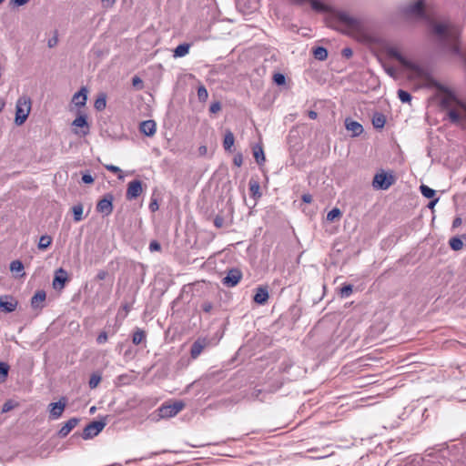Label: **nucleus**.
Wrapping results in <instances>:
<instances>
[{
  "mask_svg": "<svg viewBox=\"0 0 466 466\" xmlns=\"http://www.w3.org/2000/svg\"><path fill=\"white\" fill-rule=\"evenodd\" d=\"M433 33L443 42L450 45L452 53L460 55V47L457 41L461 35V28L450 22L435 23L432 25Z\"/></svg>",
  "mask_w": 466,
  "mask_h": 466,
  "instance_id": "nucleus-1",
  "label": "nucleus"
},
{
  "mask_svg": "<svg viewBox=\"0 0 466 466\" xmlns=\"http://www.w3.org/2000/svg\"><path fill=\"white\" fill-rule=\"evenodd\" d=\"M385 51L390 57L396 59L406 70L410 72V76L417 78H423L426 76V71L423 66L404 56L398 46L393 45L388 46H386Z\"/></svg>",
  "mask_w": 466,
  "mask_h": 466,
  "instance_id": "nucleus-2",
  "label": "nucleus"
},
{
  "mask_svg": "<svg viewBox=\"0 0 466 466\" xmlns=\"http://www.w3.org/2000/svg\"><path fill=\"white\" fill-rule=\"evenodd\" d=\"M450 461L441 454H427L424 457L419 455L405 459L400 466H449Z\"/></svg>",
  "mask_w": 466,
  "mask_h": 466,
  "instance_id": "nucleus-3",
  "label": "nucleus"
},
{
  "mask_svg": "<svg viewBox=\"0 0 466 466\" xmlns=\"http://www.w3.org/2000/svg\"><path fill=\"white\" fill-rule=\"evenodd\" d=\"M32 101L29 96H20L15 104V123L16 126H22L27 119L31 112Z\"/></svg>",
  "mask_w": 466,
  "mask_h": 466,
  "instance_id": "nucleus-4",
  "label": "nucleus"
},
{
  "mask_svg": "<svg viewBox=\"0 0 466 466\" xmlns=\"http://www.w3.org/2000/svg\"><path fill=\"white\" fill-rule=\"evenodd\" d=\"M184 407L185 404L181 400H177L173 403L162 404L157 410L158 419H168L175 417L184 409Z\"/></svg>",
  "mask_w": 466,
  "mask_h": 466,
  "instance_id": "nucleus-5",
  "label": "nucleus"
},
{
  "mask_svg": "<svg viewBox=\"0 0 466 466\" xmlns=\"http://www.w3.org/2000/svg\"><path fill=\"white\" fill-rule=\"evenodd\" d=\"M393 177L391 175L388 176L382 171L374 176L372 187L375 189L386 190L393 184Z\"/></svg>",
  "mask_w": 466,
  "mask_h": 466,
  "instance_id": "nucleus-6",
  "label": "nucleus"
},
{
  "mask_svg": "<svg viewBox=\"0 0 466 466\" xmlns=\"http://www.w3.org/2000/svg\"><path fill=\"white\" fill-rule=\"evenodd\" d=\"M106 426L104 420H95L87 424L84 431L82 437L84 440H89L98 435Z\"/></svg>",
  "mask_w": 466,
  "mask_h": 466,
  "instance_id": "nucleus-7",
  "label": "nucleus"
},
{
  "mask_svg": "<svg viewBox=\"0 0 466 466\" xmlns=\"http://www.w3.org/2000/svg\"><path fill=\"white\" fill-rule=\"evenodd\" d=\"M339 21L348 26L350 30L360 31L362 29L361 21L356 17L351 16L346 12H340L338 15Z\"/></svg>",
  "mask_w": 466,
  "mask_h": 466,
  "instance_id": "nucleus-8",
  "label": "nucleus"
},
{
  "mask_svg": "<svg viewBox=\"0 0 466 466\" xmlns=\"http://www.w3.org/2000/svg\"><path fill=\"white\" fill-rule=\"evenodd\" d=\"M72 126L76 128H81L80 131H78L77 129H74V133L76 135L85 137L89 133V125L87 123L86 115L81 114L77 117H76V119L72 122Z\"/></svg>",
  "mask_w": 466,
  "mask_h": 466,
  "instance_id": "nucleus-9",
  "label": "nucleus"
},
{
  "mask_svg": "<svg viewBox=\"0 0 466 466\" xmlns=\"http://www.w3.org/2000/svg\"><path fill=\"white\" fill-rule=\"evenodd\" d=\"M242 278V273L238 268H231L227 272V275L223 278L222 283L226 287H235Z\"/></svg>",
  "mask_w": 466,
  "mask_h": 466,
  "instance_id": "nucleus-10",
  "label": "nucleus"
},
{
  "mask_svg": "<svg viewBox=\"0 0 466 466\" xmlns=\"http://www.w3.org/2000/svg\"><path fill=\"white\" fill-rule=\"evenodd\" d=\"M96 210L105 216L110 215L113 211V196L108 194L100 199L96 205Z\"/></svg>",
  "mask_w": 466,
  "mask_h": 466,
  "instance_id": "nucleus-11",
  "label": "nucleus"
},
{
  "mask_svg": "<svg viewBox=\"0 0 466 466\" xmlns=\"http://www.w3.org/2000/svg\"><path fill=\"white\" fill-rule=\"evenodd\" d=\"M143 191L142 183L139 180H132L127 184L126 197L128 200L137 198Z\"/></svg>",
  "mask_w": 466,
  "mask_h": 466,
  "instance_id": "nucleus-12",
  "label": "nucleus"
},
{
  "mask_svg": "<svg viewBox=\"0 0 466 466\" xmlns=\"http://www.w3.org/2000/svg\"><path fill=\"white\" fill-rule=\"evenodd\" d=\"M67 280V272L60 268L56 271L55 278L53 279V287L55 289H62L65 287L66 281Z\"/></svg>",
  "mask_w": 466,
  "mask_h": 466,
  "instance_id": "nucleus-13",
  "label": "nucleus"
},
{
  "mask_svg": "<svg viewBox=\"0 0 466 466\" xmlns=\"http://www.w3.org/2000/svg\"><path fill=\"white\" fill-rule=\"evenodd\" d=\"M17 301L13 298L5 296L0 298V310L3 312L10 313L15 310Z\"/></svg>",
  "mask_w": 466,
  "mask_h": 466,
  "instance_id": "nucleus-14",
  "label": "nucleus"
},
{
  "mask_svg": "<svg viewBox=\"0 0 466 466\" xmlns=\"http://www.w3.org/2000/svg\"><path fill=\"white\" fill-rule=\"evenodd\" d=\"M87 100V89L83 86L78 92H76L72 97V103L77 107H83L86 106Z\"/></svg>",
  "mask_w": 466,
  "mask_h": 466,
  "instance_id": "nucleus-15",
  "label": "nucleus"
},
{
  "mask_svg": "<svg viewBox=\"0 0 466 466\" xmlns=\"http://www.w3.org/2000/svg\"><path fill=\"white\" fill-rule=\"evenodd\" d=\"M345 127L352 133L353 137H358L363 133V127L359 122L350 118L345 119Z\"/></svg>",
  "mask_w": 466,
  "mask_h": 466,
  "instance_id": "nucleus-16",
  "label": "nucleus"
},
{
  "mask_svg": "<svg viewBox=\"0 0 466 466\" xmlns=\"http://www.w3.org/2000/svg\"><path fill=\"white\" fill-rule=\"evenodd\" d=\"M139 130L142 134L147 137H152L157 130L156 122L154 120H145L141 122Z\"/></svg>",
  "mask_w": 466,
  "mask_h": 466,
  "instance_id": "nucleus-17",
  "label": "nucleus"
},
{
  "mask_svg": "<svg viewBox=\"0 0 466 466\" xmlns=\"http://www.w3.org/2000/svg\"><path fill=\"white\" fill-rule=\"evenodd\" d=\"M49 407L50 416L56 420L61 417L66 407V401L59 400L57 402H52Z\"/></svg>",
  "mask_w": 466,
  "mask_h": 466,
  "instance_id": "nucleus-18",
  "label": "nucleus"
},
{
  "mask_svg": "<svg viewBox=\"0 0 466 466\" xmlns=\"http://www.w3.org/2000/svg\"><path fill=\"white\" fill-rule=\"evenodd\" d=\"M206 346H207L206 339H197L192 344V347H191V350H190L191 358L197 359L201 354V352L203 351V350L205 349Z\"/></svg>",
  "mask_w": 466,
  "mask_h": 466,
  "instance_id": "nucleus-19",
  "label": "nucleus"
},
{
  "mask_svg": "<svg viewBox=\"0 0 466 466\" xmlns=\"http://www.w3.org/2000/svg\"><path fill=\"white\" fill-rule=\"evenodd\" d=\"M78 422H79L78 419L71 418L59 430L58 435L61 438L67 436L69 434V432L77 425Z\"/></svg>",
  "mask_w": 466,
  "mask_h": 466,
  "instance_id": "nucleus-20",
  "label": "nucleus"
},
{
  "mask_svg": "<svg viewBox=\"0 0 466 466\" xmlns=\"http://www.w3.org/2000/svg\"><path fill=\"white\" fill-rule=\"evenodd\" d=\"M46 294L44 290H38L31 299V306L35 309L42 308V303L46 300Z\"/></svg>",
  "mask_w": 466,
  "mask_h": 466,
  "instance_id": "nucleus-21",
  "label": "nucleus"
},
{
  "mask_svg": "<svg viewBox=\"0 0 466 466\" xmlns=\"http://www.w3.org/2000/svg\"><path fill=\"white\" fill-rule=\"evenodd\" d=\"M462 113H466L464 106L449 110L448 116L451 122L458 123L462 118Z\"/></svg>",
  "mask_w": 466,
  "mask_h": 466,
  "instance_id": "nucleus-22",
  "label": "nucleus"
},
{
  "mask_svg": "<svg viewBox=\"0 0 466 466\" xmlns=\"http://www.w3.org/2000/svg\"><path fill=\"white\" fill-rule=\"evenodd\" d=\"M407 12L411 15L422 16L424 12L423 3L421 1L413 3L408 7Z\"/></svg>",
  "mask_w": 466,
  "mask_h": 466,
  "instance_id": "nucleus-23",
  "label": "nucleus"
},
{
  "mask_svg": "<svg viewBox=\"0 0 466 466\" xmlns=\"http://www.w3.org/2000/svg\"><path fill=\"white\" fill-rule=\"evenodd\" d=\"M235 137L233 133L230 130H227L224 137L223 147L226 151H231L232 147L234 146Z\"/></svg>",
  "mask_w": 466,
  "mask_h": 466,
  "instance_id": "nucleus-24",
  "label": "nucleus"
},
{
  "mask_svg": "<svg viewBox=\"0 0 466 466\" xmlns=\"http://www.w3.org/2000/svg\"><path fill=\"white\" fill-rule=\"evenodd\" d=\"M189 48H190V46L188 44L178 45L174 50L173 56L176 58L183 57L188 54Z\"/></svg>",
  "mask_w": 466,
  "mask_h": 466,
  "instance_id": "nucleus-25",
  "label": "nucleus"
},
{
  "mask_svg": "<svg viewBox=\"0 0 466 466\" xmlns=\"http://www.w3.org/2000/svg\"><path fill=\"white\" fill-rule=\"evenodd\" d=\"M10 270L13 273L22 277L25 275L24 265L20 260H14L10 263Z\"/></svg>",
  "mask_w": 466,
  "mask_h": 466,
  "instance_id": "nucleus-26",
  "label": "nucleus"
},
{
  "mask_svg": "<svg viewBox=\"0 0 466 466\" xmlns=\"http://www.w3.org/2000/svg\"><path fill=\"white\" fill-rule=\"evenodd\" d=\"M313 56L319 61H324L328 57V51L326 48L318 46L313 50Z\"/></svg>",
  "mask_w": 466,
  "mask_h": 466,
  "instance_id": "nucleus-27",
  "label": "nucleus"
},
{
  "mask_svg": "<svg viewBox=\"0 0 466 466\" xmlns=\"http://www.w3.org/2000/svg\"><path fill=\"white\" fill-rule=\"evenodd\" d=\"M73 215H74V220L76 222H79L83 219V211L84 208L81 204L75 205L72 208Z\"/></svg>",
  "mask_w": 466,
  "mask_h": 466,
  "instance_id": "nucleus-28",
  "label": "nucleus"
},
{
  "mask_svg": "<svg viewBox=\"0 0 466 466\" xmlns=\"http://www.w3.org/2000/svg\"><path fill=\"white\" fill-rule=\"evenodd\" d=\"M385 122V116L382 114H376L372 118V125L375 128H382Z\"/></svg>",
  "mask_w": 466,
  "mask_h": 466,
  "instance_id": "nucleus-29",
  "label": "nucleus"
},
{
  "mask_svg": "<svg viewBox=\"0 0 466 466\" xmlns=\"http://www.w3.org/2000/svg\"><path fill=\"white\" fill-rule=\"evenodd\" d=\"M420 189L422 196L426 198H433L436 195V191L426 185H421Z\"/></svg>",
  "mask_w": 466,
  "mask_h": 466,
  "instance_id": "nucleus-30",
  "label": "nucleus"
},
{
  "mask_svg": "<svg viewBox=\"0 0 466 466\" xmlns=\"http://www.w3.org/2000/svg\"><path fill=\"white\" fill-rule=\"evenodd\" d=\"M145 332L142 329H137L133 334L132 341L135 345H138L145 339Z\"/></svg>",
  "mask_w": 466,
  "mask_h": 466,
  "instance_id": "nucleus-31",
  "label": "nucleus"
},
{
  "mask_svg": "<svg viewBox=\"0 0 466 466\" xmlns=\"http://www.w3.org/2000/svg\"><path fill=\"white\" fill-rule=\"evenodd\" d=\"M94 106L98 111L104 110L106 106V96L101 95L100 96H98L95 101Z\"/></svg>",
  "mask_w": 466,
  "mask_h": 466,
  "instance_id": "nucleus-32",
  "label": "nucleus"
},
{
  "mask_svg": "<svg viewBox=\"0 0 466 466\" xmlns=\"http://www.w3.org/2000/svg\"><path fill=\"white\" fill-rule=\"evenodd\" d=\"M51 243H52V238L50 236L44 235L39 239L38 248L46 249L51 245Z\"/></svg>",
  "mask_w": 466,
  "mask_h": 466,
  "instance_id": "nucleus-33",
  "label": "nucleus"
},
{
  "mask_svg": "<svg viewBox=\"0 0 466 466\" xmlns=\"http://www.w3.org/2000/svg\"><path fill=\"white\" fill-rule=\"evenodd\" d=\"M450 246L453 250H460L462 248L463 243L461 238L454 237L450 239Z\"/></svg>",
  "mask_w": 466,
  "mask_h": 466,
  "instance_id": "nucleus-34",
  "label": "nucleus"
},
{
  "mask_svg": "<svg viewBox=\"0 0 466 466\" xmlns=\"http://www.w3.org/2000/svg\"><path fill=\"white\" fill-rule=\"evenodd\" d=\"M310 2L312 9L317 12H325L327 11V6L318 0H309Z\"/></svg>",
  "mask_w": 466,
  "mask_h": 466,
  "instance_id": "nucleus-35",
  "label": "nucleus"
},
{
  "mask_svg": "<svg viewBox=\"0 0 466 466\" xmlns=\"http://www.w3.org/2000/svg\"><path fill=\"white\" fill-rule=\"evenodd\" d=\"M341 216V211L338 208H332L328 214H327V220L329 222L334 221L336 218H339Z\"/></svg>",
  "mask_w": 466,
  "mask_h": 466,
  "instance_id": "nucleus-36",
  "label": "nucleus"
},
{
  "mask_svg": "<svg viewBox=\"0 0 466 466\" xmlns=\"http://www.w3.org/2000/svg\"><path fill=\"white\" fill-rule=\"evenodd\" d=\"M398 97L402 103H410L411 101L410 94L402 89L398 90Z\"/></svg>",
  "mask_w": 466,
  "mask_h": 466,
  "instance_id": "nucleus-37",
  "label": "nucleus"
},
{
  "mask_svg": "<svg viewBox=\"0 0 466 466\" xmlns=\"http://www.w3.org/2000/svg\"><path fill=\"white\" fill-rule=\"evenodd\" d=\"M353 290V286L350 284L345 285L340 289L339 295L341 298H349Z\"/></svg>",
  "mask_w": 466,
  "mask_h": 466,
  "instance_id": "nucleus-38",
  "label": "nucleus"
},
{
  "mask_svg": "<svg viewBox=\"0 0 466 466\" xmlns=\"http://www.w3.org/2000/svg\"><path fill=\"white\" fill-rule=\"evenodd\" d=\"M249 188L254 197H256L257 195H259L260 186L258 181L250 180L249 181Z\"/></svg>",
  "mask_w": 466,
  "mask_h": 466,
  "instance_id": "nucleus-39",
  "label": "nucleus"
},
{
  "mask_svg": "<svg viewBox=\"0 0 466 466\" xmlns=\"http://www.w3.org/2000/svg\"><path fill=\"white\" fill-rule=\"evenodd\" d=\"M9 366L5 362H0V380L6 379L8 375Z\"/></svg>",
  "mask_w": 466,
  "mask_h": 466,
  "instance_id": "nucleus-40",
  "label": "nucleus"
},
{
  "mask_svg": "<svg viewBox=\"0 0 466 466\" xmlns=\"http://www.w3.org/2000/svg\"><path fill=\"white\" fill-rule=\"evenodd\" d=\"M101 381V376L98 375V374H93L91 377H90V380H89V387L91 389H95L97 387V385L99 384V382Z\"/></svg>",
  "mask_w": 466,
  "mask_h": 466,
  "instance_id": "nucleus-41",
  "label": "nucleus"
},
{
  "mask_svg": "<svg viewBox=\"0 0 466 466\" xmlns=\"http://www.w3.org/2000/svg\"><path fill=\"white\" fill-rule=\"evenodd\" d=\"M254 157L256 161L259 164L262 159V146L259 144L256 145L253 148Z\"/></svg>",
  "mask_w": 466,
  "mask_h": 466,
  "instance_id": "nucleus-42",
  "label": "nucleus"
},
{
  "mask_svg": "<svg viewBox=\"0 0 466 466\" xmlns=\"http://www.w3.org/2000/svg\"><path fill=\"white\" fill-rule=\"evenodd\" d=\"M273 81L275 84H277L278 86H282L285 84L286 82V77L283 74L281 73H276L274 74L273 76Z\"/></svg>",
  "mask_w": 466,
  "mask_h": 466,
  "instance_id": "nucleus-43",
  "label": "nucleus"
},
{
  "mask_svg": "<svg viewBox=\"0 0 466 466\" xmlns=\"http://www.w3.org/2000/svg\"><path fill=\"white\" fill-rule=\"evenodd\" d=\"M198 96L199 100H202V101H204L208 98V91L203 86L198 87Z\"/></svg>",
  "mask_w": 466,
  "mask_h": 466,
  "instance_id": "nucleus-44",
  "label": "nucleus"
},
{
  "mask_svg": "<svg viewBox=\"0 0 466 466\" xmlns=\"http://www.w3.org/2000/svg\"><path fill=\"white\" fill-rule=\"evenodd\" d=\"M254 300L258 304H262V286H258Z\"/></svg>",
  "mask_w": 466,
  "mask_h": 466,
  "instance_id": "nucleus-45",
  "label": "nucleus"
},
{
  "mask_svg": "<svg viewBox=\"0 0 466 466\" xmlns=\"http://www.w3.org/2000/svg\"><path fill=\"white\" fill-rule=\"evenodd\" d=\"M214 225L218 228H221L225 225V219L221 216H217L214 218Z\"/></svg>",
  "mask_w": 466,
  "mask_h": 466,
  "instance_id": "nucleus-46",
  "label": "nucleus"
},
{
  "mask_svg": "<svg viewBox=\"0 0 466 466\" xmlns=\"http://www.w3.org/2000/svg\"><path fill=\"white\" fill-rule=\"evenodd\" d=\"M233 163L237 167H240L243 163V157L241 153H238L234 156Z\"/></svg>",
  "mask_w": 466,
  "mask_h": 466,
  "instance_id": "nucleus-47",
  "label": "nucleus"
},
{
  "mask_svg": "<svg viewBox=\"0 0 466 466\" xmlns=\"http://www.w3.org/2000/svg\"><path fill=\"white\" fill-rule=\"evenodd\" d=\"M160 248H161V246H160V244L157 241L153 240V241L150 242V244H149V250L151 252L159 251Z\"/></svg>",
  "mask_w": 466,
  "mask_h": 466,
  "instance_id": "nucleus-48",
  "label": "nucleus"
},
{
  "mask_svg": "<svg viewBox=\"0 0 466 466\" xmlns=\"http://www.w3.org/2000/svg\"><path fill=\"white\" fill-rule=\"evenodd\" d=\"M221 106L219 102H214L210 105L209 111L213 114L218 113L220 111Z\"/></svg>",
  "mask_w": 466,
  "mask_h": 466,
  "instance_id": "nucleus-49",
  "label": "nucleus"
},
{
  "mask_svg": "<svg viewBox=\"0 0 466 466\" xmlns=\"http://www.w3.org/2000/svg\"><path fill=\"white\" fill-rule=\"evenodd\" d=\"M57 43H58V36H57V34L56 33L55 35L47 41V46H48V47L52 48V47L56 46L57 45Z\"/></svg>",
  "mask_w": 466,
  "mask_h": 466,
  "instance_id": "nucleus-50",
  "label": "nucleus"
},
{
  "mask_svg": "<svg viewBox=\"0 0 466 466\" xmlns=\"http://www.w3.org/2000/svg\"><path fill=\"white\" fill-rule=\"evenodd\" d=\"M97 343L103 344L107 341V334L106 332L103 331L101 332L96 339Z\"/></svg>",
  "mask_w": 466,
  "mask_h": 466,
  "instance_id": "nucleus-51",
  "label": "nucleus"
},
{
  "mask_svg": "<svg viewBox=\"0 0 466 466\" xmlns=\"http://www.w3.org/2000/svg\"><path fill=\"white\" fill-rule=\"evenodd\" d=\"M82 181L85 184H91L94 182V177L90 174H84L82 176Z\"/></svg>",
  "mask_w": 466,
  "mask_h": 466,
  "instance_id": "nucleus-52",
  "label": "nucleus"
},
{
  "mask_svg": "<svg viewBox=\"0 0 466 466\" xmlns=\"http://www.w3.org/2000/svg\"><path fill=\"white\" fill-rule=\"evenodd\" d=\"M105 167L106 170L111 171L113 173H120L121 172V169L118 167L114 166V165H106Z\"/></svg>",
  "mask_w": 466,
  "mask_h": 466,
  "instance_id": "nucleus-53",
  "label": "nucleus"
},
{
  "mask_svg": "<svg viewBox=\"0 0 466 466\" xmlns=\"http://www.w3.org/2000/svg\"><path fill=\"white\" fill-rule=\"evenodd\" d=\"M149 209L151 212H156L158 209V203L157 199H152L149 204Z\"/></svg>",
  "mask_w": 466,
  "mask_h": 466,
  "instance_id": "nucleus-54",
  "label": "nucleus"
},
{
  "mask_svg": "<svg viewBox=\"0 0 466 466\" xmlns=\"http://www.w3.org/2000/svg\"><path fill=\"white\" fill-rule=\"evenodd\" d=\"M107 276V272L106 270H99L96 275V279L104 280Z\"/></svg>",
  "mask_w": 466,
  "mask_h": 466,
  "instance_id": "nucleus-55",
  "label": "nucleus"
},
{
  "mask_svg": "<svg viewBox=\"0 0 466 466\" xmlns=\"http://www.w3.org/2000/svg\"><path fill=\"white\" fill-rule=\"evenodd\" d=\"M342 55L349 58V57H350L352 56V50L350 48H349V47L344 48L342 50Z\"/></svg>",
  "mask_w": 466,
  "mask_h": 466,
  "instance_id": "nucleus-56",
  "label": "nucleus"
},
{
  "mask_svg": "<svg viewBox=\"0 0 466 466\" xmlns=\"http://www.w3.org/2000/svg\"><path fill=\"white\" fill-rule=\"evenodd\" d=\"M302 200H303V202H305V203H310V202L312 201V197H311V195H309V194H304V195L302 196Z\"/></svg>",
  "mask_w": 466,
  "mask_h": 466,
  "instance_id": "nucleus-57",
  "label": "nucleus"
},
{
  "mask_svg": "<svg viewBox=\"0 0 466 466\" xmlns=\"http://www.w3.org/2000/svg\"><path fill=\"white\" fill-rule=\"evenodd\" d=\"M461 222H462V220H461V218H455L453 222H452V227L453 228H457V227L461 225Z\"/></svg>",
  "mask_w": 466,
  "mask_h": 466,
  "instance_id": "nucleus-58",
  "label": "nucleus"
},
{
  "mask_svg": "<svg viewBox=\"0 0 466 466\" xmlns=\"http://www.w3.org/2000/svg\"><path fill=\"white\" fill-rule=\"evenodd\" d=\"M29 0H12V2L17 5V6H21V5H24L25 4H26Z\"/></svg>",
  "mask_w": 466,
  "mask_h": 466,
  "instance_id": "nucleus-59",
  "label": "nucleus"
},
{
  "mask_svg": "<svg viewBox=\"0 0 466 466\" xmlns=\"http://www.w3.org/2000/svg\"><path fill=\"white\" fill-rule=\"evenodd\" d=\"M439 201V198H433L432 200H431L428 204V208H433L435 207V205L438 203Z\"/></svg>",
  "mask_w": 466,
  "mask_h": 466,
  "instance_id": "nucleus-60",
  "label": "nucleus"
},
{
  "mask_svg": "<svg viewBox=\"0 0 466 466\" xmlns=\"http://www.w3.org/2000/svg\"><path fill=\"white\" fill-rule=\"evenodd\" d=\"M308 116L310 119H316L318 116V114H317V112L310 110V111H309Z\"/></svg>",
  "mask_w": 466,
  "mask_h": 466,
  "instance_id": "nucleus-61",
  "label": "nucleus"
},
{
  "mask_svg": "<svg viewBox=\"0 0 466 466\" xmlns=\"http://www.w3.org/2000/svg\"><path fill=\"white\" fill-rule=\"evenodd\" d=\"M211 309H212V305H211V303H205V304L203 305V309H204V311H206V312H209V311L211 310Z\"/></svg>",
  "mask_w": 466,
  "mask_h": 466,
  "instance_id": "nucleus-62",
  "label": "nucleus"
},
{
  "mask_svg": "<svg viewBox=\"0 0 466 466\" xmlns=\"http://www.w3.org/2000/svg\"><path fill=\"white\" fill-rule=\"evenodd\" d=\"M102 2L106 6H112L116 3V0H102Z\"/></svg>",
  "mask_w": 466,
  "mask_h": 466,
  "instance_id": "nucleus-63",
  "label": "nucleus"
},
{
  "mask_svg": "<svg viewBox=\"0 0 466 466\" xmlns=\"http://www.w3.org/2000/svg\"><path fill=\"white\" fill-rule=\"evenodd\" d=\"M140 83H142V81H141V79L138 76L133 77V79H132L133 86H136L137 85H138Z\"/></svg>",
  "mask_w": 466,
  "mask_h": 466,
  "instance_id": "nucleus-64",
  "label": "nucleus"
}]
</instances>
